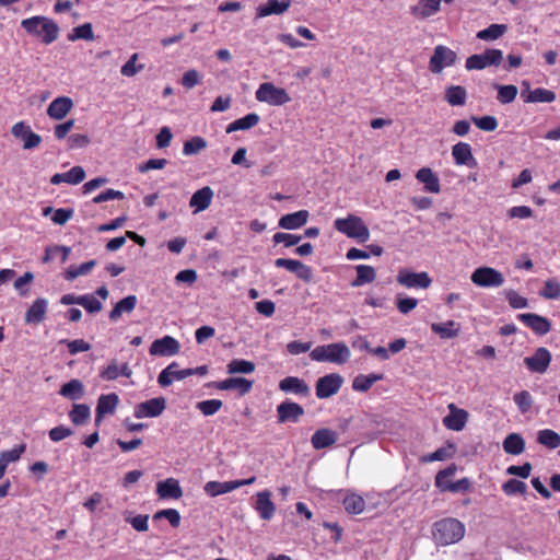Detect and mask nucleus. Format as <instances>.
I'll use <instances>...</instances> for the list:
<instances>
[{
	"label": "nucleus",
	"mask_w": 560,
	"mask_h": 560,
	"mask_svg": "<svg viewBox=\"0 0 560 560\" xmlns=\"http://www.w3.org/2000/svg\"><path fill=\"white\" fill-rule=\"evenodd\" d=\"M337 441L338 433L327 428L316 430L311 438L312 446L317 451L329 447Z\"/></svg>",
	"instance_id": "29"
},
{
	"label": "nucleus",
	"mask_w": 560,
	"mask_h": 560,
	"mask_svg": "<svg viewBox=\"0 0 560 560\" xmlns=\"http://www.w3.org/2000/svg\"><path fill=\"white\" fill-rule=\"evenodd\" d=\"M454 446L452 444L448 445V447H440L433 453H430L428 455H424L421 458V462L423 463H430V462H436V460H444L446 458H450L453 455Z\"/></svg>",
	"instance_id": "59"
},
{
	"label": "nucleus",
	"mask_w": 560,
	"mask_h": 560,
	"mask_svg": "<svg viewBox=\"0 0 560 560\" xmlns=\"http://www.w3.org/2000/svg\"><path fill=\"white\" fill-rule=\"evenodd\" d=\"M310 213L307 210H299L284 214L280 218L278 225L283 230H296L307 223Z\"/></svg>",
	"instance_id": "28"
},
{
	"label": "nucleus",
	"mask_w": 560,
	"mask_h": 560,
	"mask_svg": "<svg viewBox=\"0 0 560 560\" xmlns=\"http://www.w3.org/2000/svg\"><path fill=\"white\" fill-rule=\"evenodd\" d=\"M503 450L510 455H520L525 451V440L518 433H510L503 440Z\"/></svg>",
	"instance_id": "36"
},
{
	"label": "nucleus",
	"mask_w": 560,
	"mask_h": 560,
	"mask_svg": "<svg viewBox=\"0 0 560 560\" xmlns=\"http://www.w3.org/2000/svg\"><path fill=\"white\" fill-rule=\"evenodd\" d=\"M279 389L283 393H291L306 397L310 395V387L306 382L296 376H287L279 382Z\"/></svg>",
	"instance_id": "25"
},
{
	"label": "nucleus",
	"mask_w": 560,
	"mask_h": 560,
	"mask_svg": "<svg viewBox=\"0 0 560 560\" xmlns=\"http://www.w3.org/2000/svg\"><path fill=\"white\" fill-rule=\"evenodd\" d=\"M540 294L547 299L560 298V283L555 279L547 280L544 284Z\"/></svg>",
	"instance_id": "63"
},
{
	"label": "nucleus",
	"mask_w": 560,
	"mask_h": 560,
	"mask_svg": "<svg viewBox=\"0 0 560 560\" xmlns=\"http://www.w3.org/2000/svg\"><path fill=\"white\" fill-rule=\"evenodd\" d=\"M301 235L278 232L273 235L272 241L275 244L283 243L285 247H291L300 243Z\"/></svg>",
	"instance_id": "62"
},
{
	"label": "nucleus",
	"mask_w": 560,
	"mask_h": 560,
	"mask_svg": "<svg viewBox=\"0 0 560 560\" xmlns=\"http://www.w3.org/2000/svg\"><path fill=\"white\" fill-rule=\"evenodd\" d=\"M260 120L259 115L256 113L247 114L246 116L234 120L226 127V133H232L237 130H247L255 127Z\"/></svg>",
	"instance_id": "38"
},
{
	"label": "nucleus",
	"mask_w": 560,
	"mask_h": 560,
	"mask_svg": "<svg viewBox=\"0 0 560 560\" xmlns=\"http://www.w3.org/2000/svg\"><path fill=\"white\" fill-rule=\"evenodd\" d=\"M502 491L506 495H514V494L524 495L527 491V486L524 481L512 478L502 485Z\"/></svg>",
	"instance_id": "54"
},
{
	"label": "nucleus",
	"mask_w": 560,
	"mask_h": 560,
	"mask_svg": "<svg viewBox=\"0 0 560 560\" xmlns=\"http://www.w3.org/2000/svg\"><path fill=\"white\" fill-rule=\"evenodd\" d=\"M255 371V364L250 361L243 359H234L228 364V372L230 374H249Z\"/></svg>",
	"instance_id": "51"
},
{
	"label": "nucleus",
	"mask_w": 560,
	"mask_h": 560,
	"mask_svg": "<svg viewBox=\"0 0 560 560\" xmlns=\"http://www.w3.org/2000/svg\"><path fill=\"white\" fill-rule=\"evenodd\" d=\"M493 88L498 91L497 100L501 104H510L512 103L518 93V89L516 85L508 84H493Z\"/></svg>",
	"instance_id": "43"
},
{
	"label": "nucleus",
	"mask_w": 560,
	"mask_h": 560,
	"mask_svg": "<svg viewBox=\"0 0 560 560\" xmlns=\"http://www.w3.org/2000/svg\"><path fill=\"white\" fill-rule=\"evenodd\" d=\"M136 295H128L120 300L110 311L109 315H121L122 313H131L136 306Z\"/></svg>",
	"instance_id": "55"
},
{
	"label": "nucleus",
	"mask_w": 560,
	"mask_h": 560,
	"mask_svg": "<svg viewBox=\"0 0 560 560\" xmlns=\"http://www.w3.org/2000/svg\"><path fill=\"white\" fill-rule=\"evenodd\" d=\"M551 361V354L548 349L540 347L532 357H526L524 362L527 369L535 373H544Z\"/></svg>",
	"instance_id": "18"
},
{
	"label": "nucleus",
	"mask_w": 560,
	"mask_h": 560,
	"mask_svg": "<svg viewBox=\"0 0 560 560\" xmlns=\"http://www.w3.org/2000/svg\"><path fill=\"white\" fill-rule=\"evenodd\" d=\"M21 26L31 35L40 37L46 45L55 42L59 36L58 24L46 16H33L21 22Z\"/></svg>",
	"instance_id": "2"
},
{
	"label": "nucleus",
	"mask_w": 560,
	"mask_h": 560,
	"mask_svg": "<svg viewBox=\"0 0 560 560\" xmlns=\"http://www.w3.org/2000/svg\"><path fill=\"white\" fill-rule=\"evenodd\" d=\"M179 349L180 346L177 339L166 335L151 343L149 353L152 357H173L179 352Z\"/></svg>",
	"instance_id": "12"
},
{
	"label": "nucleus",
	"mask_w": 560,
	"mask_h": 560,
	"mask_svg": "<svg viewBox=\"0 0 560 560\" xmlns=\"http://www.w3.org/2000/svg\"><path fill=\"white\" fill-rule=\"evenodd\" d=\"M383 377H384L383 374H375V373H371L368 375L359 374L358 376L354 377V380L352 382V388L355 392L365 393L373 386L374 383L383 380Z\"/></svg>",
	"instance_id": "39"
},
{
	"label": "nucleus",
	"mask_w": 560,
	"mask_h": 560,
	"mask_svg": "<svg viewBox=\"0 0 560 560\" xmlns=\"http://www.w3.org/2000/svg\"><path fill=\"white\" fill-rule=\"evenodd\" d=\"M24 451H25L24 444H20L9 451H2L0 453V462L5 464L7 466H9L10 463L19 460L21 455L24 453Z\"/></svg>",
	"instance_id": "60"
},
{
	"label": "nucleus",
	"mask_w": 560,
	"mask_h": 560,
	"mask_svg": "<svg viewBox=\"0 0 560 560\" xmlns=\"http://www.w3.org/2000/svg\"><path fill=\"white\" fill-rule=\"evenodd\" d=\"M213 194L211 187L205 186L192 194L189 206L196 208V211H203L209 208Z\"/></svg>",
	"instance_id": "34"
},
{
	"label": "nucleus",
	"mask_w": 560,
	"mask_h": 560,
	"mask_svg": "<svg viewBox=\"0 0 560 560\" xmlns=\"http://www.w3.org/2000/svg\"><path fill=\"white\" fill-rule=\"evenodd\" d=\"M73 107V102L68 96H59L55 98L47 108V114L50 118L60 120L63 119Z\"/></svg>",
	"instance_id": "27"
},
{
	"label": "nucleus",
	"mask_w": 560,
	"mask_h": 560,
	"mask_svg": "<svg viewBox=\"0 0 560 560\" xmlns=\"http://www.w3.org/2000/svg\"><path fill=\"white\" fill-rule=\"evenodd\" d=\"M456 59L457 56L454 50L444 45H438L430 58L429 69L433 73H441L444 68L453 66Z\"/></svg>",
	"instance_id": "8"
},
{
	"label": "nucleus",
	"mask_w": 560,
	"mask_h": 560,
	"mask_svg": "<svg viewBox=\"0 0 560 560\" xmlns=\"http://www.w3.org/2000/svg\"><path fill=\"white\" fill-rule=\"evenodd\" d=\"M444 100L451 106H463L467 100V91L462 85H451L445 90Z\"/></svg>",
	"instance_id": "37"
},
{
	"label": "nucleus",
	"mask_w": 560,
	"mask_h": 560,
	"mask_svg": "<svg viewBox=\"0 0 560 560\" xmlns=\"http://www.w3.org/2000/svg\"><path fill=\"white\" fill-rule=\"evenodd\" d=\"M503 60V52L500 49H486L482 54H475L466 59L467 70H482L490 66H499Z\"/></svg>",
	"instance_id": "6"
},
{
	"label": "nucleus",
	"mask_w": 560,
	"mask_h": 560,
	"mask_svg": "<svg viewBox=\"0 0 560 560\" xmlns=\"http://www.w3.org/2000/svg\"><path fill=\"white\" fill-rule=\"evenodd\" d=\"M472 283L482 288H498L504 283L503 275L491 267H479L470 277Z\"/></svg>",
	"instance_id": "7"
},
{
	"label": "nucleus",
	"mask_w": 560,
	"mask_h": 560,
	"mask_svg": "<svg viewBox=\"0 0 560 560\" xmlns=\"http://www.w3.org/2000/svg\"><path fill=\"white\" fill-rule=\"evenodd\" d=\"M165 518L170 522L172 527L177 528L180 524V514L175 509L160 510L153 515V520Z\"/></svg>",
	"instance_id": "58"
},
{
	"label": "nucleus",
	"mask_w": 560,
	"mask_h": 560,
	"mask_svg": "<svg viewBox=\"0 0 560 560\" xmlns=\"http://www.w3.org/2000/svg\"><path fill=\"white\" fill-rule=\"evenodd\" d=\"M256 481V477L253 476L248 479L231 480V481H208L205 485V491L210 497H218L224 493H229L243 486L253 485Z\"/></svg>",
	"instance_id": "11"
},
{
	"label": "nucleus",
	"mask_w": 560,
	"mask_h": 560,
	"mask_svg": "<svg viewBox=\"0 0 560 560\" xmlns=\"http://www.w3.org/2000/svg\"><path fill=\"white\" fill-rule=\"evenodd\" d=\"M335 229L350 238L361 243L370 238V231L360 217L349 214L347 218H339L334 223Z\"/></svg>",
	"instance_id": "4"
},
{
	"label": "nucleus",
	"mask_w": 560,
	"mask_h": 560,
	"mask_svg": "<svg viewBox=\"0 0 560 560\" xmlns=\"http://www.w3.org/2000/svg\"><path fill=\"white\" fill-rule=\"evenodd\" d=\"M465 535L464 524L453 517L433 524L432 536L438 545L447 546L459 541Z\"/></svg>",
	"instance_id": "1"
},
{
	"label": "nucleus",
	"mask_w": 560,
	"mask_h": 560,
	"mask_svg": "<svg viewBox=\"0 0 560 560\" xmlns=\"http://www.w3.org/2000/svg\"><path fill=\"white\" fill-rule=\"evenodd\" d=\"M452 155L457 165H477V161L471 152V147L466 142H458L455 145H453Z\"/></svg>",
	"instance_id": "30"
},
{
	"label": "nucleus",
	"mask_w": 560,
	"mask_h": 560,
	"mask_svg": "<svg viewBox=\"0 0 560 560\" xmlns=\"http://www.w3.org/2000/svg\"><path fill=\"white\" fill-rule=\"evenodd\" d=\"M513 400L521 413L528 412L533 406V397L527 390L516 393L513 397Z\"/></svg>",
	"instance_id": "57"
},
{
	"label": "nucleus",
	"mask_w": 560,
	"mask_h": 560,
	"mask_svg": "<svg viewBox=\"0 0 560 560\" xmlns=\"http://www.w3.org/2000/svg\"><path fill=\"white\" fill-rule=\"evenodd\" d=\"M94 38L95 36L91 23H84L80 26L74 27L72 30V33L68 35V39L70 42H75L78 39L94 40Z\"/></svg>",
	"instance_id": "50"
},
{
	"label": "nucleus",
	"mask_w": 560,
	"mask_h": 560,
	"mask_svg": "<svg viewBox=\"0 0 560 560\" xmlns=\"http://www.w3.org/2000/svg\"><path fill=\"white\" fill-rule=\"evenodd\" d=\"M191 375V369L178 370V363L173 361L161 371L158 376V383L161 387H168L174 381H182Z\"/></svg>",
	"instance_id": "14"
},
{
	"label": "nucleus",
	"mask_w": 560,
	"mask_h": 560,
	"mask_svg": "<svg viewBox=\"0 0 560 560\" xmlns=\"http://www.w3.org/2000/svg\"><path fill=\"white\" fill-rule=\"evenodd\" d=\"M456 471L455 465H451L445 469L440 470L435 476V486L444 491L457 492L459 490H467L468 480L466 478L458 480L457 482H451L443 485V479L452 477Z\"/></svg>",
	"instance_id": "19"
},
{
	"label": "nucleus",
	"mask_w": 560,
	"mask_h": 560,
	"mask_svg": "<svg viewBox=\"0 0 560 560\" xmlns=\"http://www.w3.org/2000/svg\"><path fill=\"white\" fill-rule=\"evenodd\" d=\"M474 124L483 131H494L498 128V119L494 116L472 117Z\"/></svg>",
	"instance_id": "61"
},
{
	"label": "nucleus",
	"mask_w": 560,
	"mask_h": 560,
	"mask_svg": "<svg viewBox=\"0 0 560 560\" xmlns=\"http://www.w3.org/2000/svg\"><path fill=\"white\" fill-rule=\"evenodd\" d=\"M351 353L343 342H335L315 347L310 352V358L316 362L346 363Z\"/></svg>",
	"instance_id": "3"
},
{
	"label": "nucleus",
	"mask_w": 560,
	"mask_h": 560,
	"mask_svg": "<svg viewBox=\"0 0 560 560\" xmlns=\"http://www.w3.org/2000/svg\"><path fill=\"white\" fill-rule=\"evenodd\" d=\"M60 302L65 305L79 304L89 313H96L102 310V303L92 294L75 296L74 294H65Z\"/></svg>",
	"instance_id": "20"
},
{
	"label": "nucleus",
	"mask_w": 560,
	"mask_h": 560,
	"mask_svg": "<svg viewBox=\"0 0 560 560\" xmlns=\"http://www.w3.org/2000/svg\"><path fill=\"white\" fill-rule=\"evenodd\" d=\"M166 408V400L164 397H156L138 404L135 407L133 416L137 419L155 418L162 415Z\"/></svg>",
	"instance_id": "13"
},
{
	"label": "nucleus",
	"mask_w": 560,
	"mask_h": 560,
	"mask_svg": "<svg viewBox=\"0 0 560 560\" xmlns=\"http://www.w3.org/2000/svg\"><path fill=\"white\" fill-rule=\"evenodd\" d=\"M343 506L350 514H360L365 510V501L361 495L349 494L343 499Z\"/></svg>",
	"instance_id": "48"
},
{
	"label": "nucleus",
	"mask_w": 560,
	"mask_h": 560,
	"mask_svg": "<svg viewBox=\"0 0 560 560\" xmlns=\"http://www.w3.org/2000/svg\"><path fill=\"white\" fill-rule=\"evenodd\" d=\"M303 415L304 409L298 402L285 400L277 406V420L279 423H296Z\"/></svg>",
	"instance_id": "15"
},
{
	"label": "nucleus",
	"mask_w": 560,
	"mask_h": 560,
	"mask_svg": "<svg viewBox=\"0 0 560 560\" xmlns=\"http://www.w3.org/2000/svg\"><path fill=\"white\" fill-rule=\"evenodd\" d=\"M292 0H267L256 9V19H262L269 15H281L291 7Z\"/></svg>",
	"instance_id": "22"
},
{
	"label": "nucleus",
	"mask_w": 560,
	"mask_h": 560,
	"mask_svg": "<svg viewBox=\"0 0 560 560\" xmlns=\"http://www.w3.org/2000/svg\"><path fill=\"white\" fill-rule=\"evenodd\" d=\"M275 265L278 268H284L288 271L295 273L296 277L304 282H311L313 279L312 269L300 260L278 258L275 260Z\"/></svg>",
	"instance_id": "16"
},
{
	"label": "nucleus",
	"mask_w": 560,
	"mask_h": 560,
	"mask_svg": "<svg viewBox=\"0 0 560 560\" xmlns=\"http://www.w3.org/2000/svg\"><path fill=\"white\" fill-rule=\"evenodd\" d=\"M255 96L257 101L267 103L271 106H281L291 101V97L284 89L277 88L270 82L260 84Z\"/></svg>",
	"instance_id": "5"
},
{
	"label": "nucleus",
	"mask_w": 560,
	"mask_h": 560,
	"mask_svg": "<svg viewBox=\"0 0 560 560\" xmlns=\"http://www.w3.org/2000/svg\"><path fill=\"white\" fill-rule=\"evenodd\" d=\"M508 30L505 24H491L487 28L477 33V38L481 40H495L502 37Z\"/></svg>",
	"instance_id": "44"
},
{
	"label": "nucleus",
	"mask_w": 560,
	"mask_h": 560,
	"mask_svg": "<svg viewBox=\"0 0 560 560\" xmlns=\"http://www.w3.org/2000/svg\"><path fill=\"white\" fill-rule=\"evenodd\" d=\"M343 384V378L337 373L327 374L317 380L315 394L319 399H326L336 395Z\"/></svg>",
	"instance_id": "9"
},
{
	"label": "nucleus",
	"mask_w": 560,
	"mask_h": 560,
	"mask_svg": "<svg viewBox=\"0 0 560 560\" xmlns=\"http://www.w3.org/2000/svg\"><path fill=\"white\" fill-rule=\"evenodd\" d=\"M537 443L555 450L560 446V434L551 429H542L537 433Z\"/></svg>",
	"instance_id": "41"
},
{
	"label": "nucleus",
	"mask_w": 560,
	"mask_h": 560,
	"mask_svg": "<svg viewBox=\"0 0 560 560\" xmlns=\"http://www.w3.org/2000/svg\"><path fill=\"white\" fill-rule=\"evenodd\" d=\"M521 96L525 103H551L556 100L553 91L537 88L533 91H522Z\"/></svg>",
	"instance_id": "35"
},
{
	"label": "nucleus",
	"mask_w": 560,
	"mask_h": 560,
	"mask_svg": "<svg viewBox=\"0 0 560 560\" xmlns=\"http://www.w3.org/2000/svg\"><path fill=\"white\" fill-rule=\"evenodd\" d=\"M431 329L441 338L447 339L455 337L459 330V327L455 322L448 320L442 324H432Z\"/></svg>",
	"instance_id": "49"
},
{
	"label": "nucleus",
	"mask_w": 560,
	"mask_h": 560,
	"mask_svg": "<svg viewBox=\"0 0 560 560\" xmlns=\"http://www.w3.org/2000/svg\"><path fill=\"white\" fill-rule=\"evenodd\" d=\"M206 148L207 141L203 138L197 136L184 143L183 154L186 156L195 155Z\"/></svg>",
	"instance_id": "53"
},
{
	"label": "nucleus",
	"mask_w": 560,
	"mask_h": 560,
	"mask_svg": "<svg viewBox=\"0 0 560 560\" xmlns=\"http://www.w3.org/2000/svg\"><path fill=\"white\" fill-rule=\"evenodd\" d=\"M254 508L261 520H271L276 512V505L271 501V492L269 490L258 492L256 494V503Z\"/></svg>",
	"instance_id": "24"
},
{
	"label": "nucleus",
	"mask_w": 560,
	"mask_h": 560,
	"mask_svg": "<svg viewBox=\"0 0 560 560\" xmlns=\"http://www.w3.org/2000/svg\"><path fill=\"white\" fill-rule=\"evenodd\" d=\"M441 7V0H419L418 3L410 8L411 14L420 20H424L435 14Z\"/></svg>",
	"instance_id": "31"
},
{
	"label": "nucleus",
	"mask_w": 560,
	"mask_h": 560,
	"mask_svg": "<svg viewBox=\"0 0 560 560\" xmlns=\"http://www.w3.org/2000/svg\"><path fill=\"white\" fill-rule=\"evenodd\" d=\"M126 522L129 523L137 532H147L149 529V515L147 514L126 517Z\"/></svg>",
	"instance_id": "64"
},
{
	"label": "nucleus",
	"mask_w": 560,
	"mask_h": 560,
	"mask_svg": "<svg viewBox=\"0 0 560 560\" xmlns=\"http://www.w3.org/2000/svg\"><path fill=\"white\" fill-rule=\"evenodd\" d=\"M11 132L15 138L23 140V149L25 150L34 149L42 142V137L33 132L30 126H26L24 121L14 124Z\"/></svg>",
	"instance_id": "17"
},
{
	"label": "nucleus",
	"mask_w": 560,
	"mask_h": 560,
	"mask_svg": "<svg viewBox=\"0 0 560 560\" xmlns=\"http://www.w3.org/2000/svg\"><path fill=\"white\" fill-rule=\"evenodd\" d=\"M222 406L223 402L220 399H208L199 401L196 407L203 416L209 417L217 413Z\"/></svg>",
	"instance_id": "56"
},
{
	"label": "nucleus",
	"mask_w": 560,
	"mask_h": 560,
	"mask_svg": "<svg viewBox=\"0 0 560 560\" xmlns=\"http://www.w3.org/2000/svg\"><path fill=\"white\" fill-rule=\"evenodd\" d=\"M91 410L85 404H74L72 410L69 412L71 422L75 425L84 424L90 418Z\"/></svg>",
	"instance_id": "46"
},
{
	"label": "nucleus",
	"mask_w": 560,
	"mask_h": 560,
	"mask_svg": "<svg viewBox=\"0 0 560 560\" xmlns=\"http://www.w3.org/2000/svg\"><path fill=\"white\" fill-rule=\"evenodd\" d=\"M85 178V171L81 166H73L70 171L66 173H57L51 176L50 183L52 185H59L61 183H68L72 185H77L83 182Z\"/></svg>",
	"instance_id": "32"
},
{
	"label": "nucleus",
	"mask_w": 560,
	"mask_h": 560,
	"mask_svg": "<svg viewBox=\"0 0 560 560\" xmlns=\"http://www.w3.org/2000/svg\"><path fill=\"white\" fill-rule=\"evenodd\" d=\"M156 493L160 499L178 500L183 497V490L178 480L175 478H167L163 481H159L156 485Z\"/></svg>",
	"instance_id": "26"
},
{
	"label": "nucleus",
	"mask_w": 560,
	"mask_h": 560,
	"mask_svg": "<svg viewBox=\"0 0 560 560\" xmlns=\"http://www.w3.org/2000/svg\"><path fill=\"white\" fill-rule=\"evenodd\" d=\"M253 381L246 380L244 377H230L220 382H212L210 386L219 389V390H238L240 395L243 396L249 393L253 388Z\"/></svg>",
	"instance_id": "21"
},
{
	"label": "nucleus",
	"mask_w": 560,
	"mask_h": 560,
	"mask_svg": "<svg viewBox=\"0 0 560 560\" xmlns=\"http://www.w3.org/2000/svg\"><path fill=\"white\" fill-rule=\"evenodd\" d=\"M83 384L79 380H71L60 388V395L70 399H78L83 395Z\"/></svg>",
	"instance_id": "47"
},
{
	"label": "nucleus",
	"mask_w": 560,
	"mask_h": 560,
	"mask_svg": "<svg viewBox=\"0 0 560 560\" xmlns=\"http://www.w3.org/2000/svg\"><path fill=\"white\" fill-rule=\"evenodd\" d=\"M396 280L400 285L408 289H427L432 282L428 272H413L406 268L398 271Z\"/></svg>",
	"instance_id": "10"
},
{
	"label": "nucleus",
	"mask_w": 560,
	"mask_h": 560,
	"mask_svg": "<svg viewBox=\"0 0 560 560\" xmlns=\"http://www.w3.org/2000/svg\"><path fill=\"white\" fill-rule=\"evenodd\" d=\"M448 409L450 413L443 418L444 427L453 431L463 430L468 420V412L457 408L454 404H450Z\"/></svg>",
	"instance_id": "23"
},
{
	"label": "nucleus",
	"mask_w": 560,
	"mask_h": 560,
	"mask_svg": "<svg viewBox=\"0 0 560 560\" xmlns=\"http://www.w3.org/2000/svg\"><path fill=\"white\" fill-rule=\"evenodd\" d=\"M416 178L424 185L425 191L432 194H439L441 191L440 179L430 167L418 170Z\"/></svg>",
	"instance_id": "33"
},
{
	"label": "nucleus",
	"mask_w": 560,
	"mask_h": 560,
	"mask_svg": "<svg viewBox=\"0 0 560 560\" xmlns=\"http://www.w3.org/2000/svg\"><path fill=\"white\" fill-rule=\"evenodd\" d=\"M119 398L115 393L108 395H101L97 405L96 411L102 415L113 413L118 405Z\"/></svg>",
	"instance_id": "42"
},
{
	"label": "nucleus",
	"mask_w": 560,
	"mask_h": 560,
	"mask_svg": "<svg viewBox=\"0 0 560 560\" xmlns=\"http://www.w3.org/2000/svg\"><path fill=\"white\" fill-rule=\"evenodd\" d=\"M96 266V260L92 259L86 262L81 264L80 266H70L66 272V279L74 280L80 276H85L91 272V270Z\"/></svg>",
	"instance_id": "52"
},
{
	"label": "nucleus",
	"mask_w": 560,
	"mask_h": 560,
	"mask_svg": "<svg viewBox=\"0 0 560 560\" xmlns=\"http://www.w3.org/2000/svg\"><path fill=\"white\" fill-rule=\"evenodd\" d=\"M357 278L352 281V287H361L375 280V269L368 265H358L355 267Z\"/></svg>",
	"instance_id": "40"
},
{
	"label": "nucleus",
	"mask_w": 560,
	"mask_h": 560,
	"mask_svg": "<svg viewBox=\"0 0 560 560\" xmlns=\"http://www.w3.org/2000/svg\"><path fill=\"white\" fill-rule=\"evenodd\" d=\"M526 327H529L537 335H545L550 330V323L547 317H520Z\"/></svg>",
	"instance_id": "45"
}]
</instances>
